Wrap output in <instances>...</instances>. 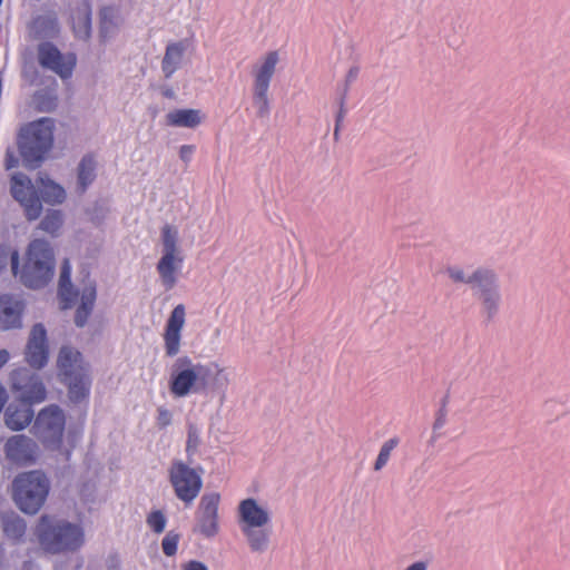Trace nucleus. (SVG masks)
<instances>
[{"mask_svg": "<svg viewBox=\"0 0 570 570\" xmlns=\"http://www.w3.org/2000/svg\"><path fill=\"white\" fill-rule=\"evenodd\" d=\"M60 382L67 387L68 399L78 404L88 402L92 385L90 364L77 348L63 345L57 357Z\"/></svg>", "mask_w": 570, "mask_h": 570, "instance_id": "nucleus-1", "label": "nucleus"}, {"mask_svg": "<svg viewBox=\"0 0 570 570\" xmlns=\"http://www.w3.org/2000/svg\"><path fill=\"white\" fill-rule=\"evenodd\" d=\"M56 122L42 117L23 125L17 136V147L26 168L37 169L53 146Z\"/></svg>", "mask_w": 570, "mask_h": 570, "instance_id": "nucleus-2", "label": "nucleus"}, {"mask_svg": "<svg viewBox=\"0 0 570 570\" xmlns=\"http://www.w3.org/2000/svg\"><path fill=\"white\" fill-rule=\"evenodd\" d=\"M237 512L240 532L250 551L255 553L267 551L273 533L268 510L259 505L254 498H247L239 502Z\"/></svg>", "mask_w": 570, "mask_h": 570, "instance_id": "nucleus-3", "label": "nucleus"}, {"mask_svg": "<svg viewBox=\"0 0 570 570\" xmlns=\"http://www.w3.org/2000/svg\"><path fill=\"white\" fill-rule=\"evenodd\" d=\"M36 534L41 547L50 553L76 551L83 543L80 525L50 515L40 518Z\"/></svg>", "mask_w": 570, "mask_h": 570, "instance_id": "nucleus-4", "label": "nucleus"}, {"mask_svg": "<svg viewBox=\"0 0 570 570\" xmlns=\"http://www.w3.org/2000/svg\"><path fill=\"white\" fill-rule=\"evenodd\" d=\"M21 283L32 289L45 287L55 274V255L45 239H35L29 244L27 261L20 273Z\"/></svg>", "mask_w": 570, "mask_h": 570, "instance_id": "nucleus-5", "label": "nucleus"}, {"mask_svg": "<svg viewBox=\"0 0 570 570\" xmlns=\"http://www.w3.org/2000/svg\"><path fill=\"white\" fill-rule=\"evenodd\" d=\"M210 376L212 368L209 365L195 363L188 356H180L171 366L170 392L177 397H185L190 393L205 392Z\"/></svg>", "mask_w": 570, "mask_h": 570, "instance_id": "nucleus-6", "label": "nucleus"}, {"mask_svg": "<svg viewBox=\"0 0 570 570\" xmlns=\"http://www.w3.org/2000/svg\"><path fill=\"white\" fill-rule=\"evenodd\" d=\"M12 488L19 509L27 514H36L46 502L50 483L45 473L30 471L16 476Z\"/></svg>", "mask_w": 570, "mask_h": 570, "instance_id": "nucleus-7", "label": "nucleus"}, {"mask_svg": "<svg viewBox=\"0 0 570 570\" xmlns=\"http://www.w3.org/2000/svg\"><path fill=\"white\" fill-rule=\"evenodd\" d=\"M65 425V412L59 405L50 404L38 413L32 432L47 449L57 450L62 443Z\"/></svg>", "mask_w": 570, "mask_h": 570, "instance_id": "nucleus-8", "label": "nucleus"}, {"mask_svg": "<svg viewBox=\"0 0 570 570\" xmlns=\"http://www.w3.org/2000/svg\"><path fill=\"white\" fill-rule=\"evenodd\" d=\"M189 463L174 460L168 469V479L174 492L186 504H190L198 497L203 487V470L190 468Z\"/></svg>", "mask_w": 570, "mask_h": 570, "instance_id": "nucleus-9", "label": "nucleus"}, {"mask_svg": "<svg viewBox=\"0 0 570 570\" xmlns=\"http://www.w3.org/2000/svg\"><path fill=\"white\" fill-rule=\"evenodd\" d=\"M10 194L23 208L27 220L38 219L42 213L41 198L30 177L23 173H13L10 177Z\"/></svg>", "mask_w": 570, "mask_h": 570, "instance_id": "nucleus-10", "label": "nucleus"}, {"mask_svg": "<svg viewBox=\"0 0 570 570\" xmlns=\"http://www.w3.org/2000/svg\"><path fill=\"white\" fill-rule=\"evenodd\" d=\"M12 391L17 394L14 401L32 406L45 401L47 391L39 375L28 368H18L11 373Z\"/></svg>", "mask_w": 570, "mask_h": 570, "instance_id": "nucleus-11", "label": "nucleus"}, {"mask_svg": "<svg viewBox=\"0 0 570 570\" xmlns=\"http://www.w3.org/2000/svg\"><path fill=\"white\" fill-rule=\"evenodd\" d=\"M38 61L40 66L57 73L61 79L71 77L76 67L73 53L62 55L61 51L49 41L38 45Z\"/></svg>", "mask_w": 570, "mask_h": 570, "instance_id": "nucleus-12", "label": "nucleus"}, {"mask_svg": "<svg viewBox=\"0 0 570 570\" xmlns=\"http://www.w3.org/2000/svg\"><path fill=\"white\" fill-rule=\"evenodd\" d=\"M219 502H220V495L217 492L205 493L200 498L196 518H197L198 531L205 538H213L219 531V523H218Z\"/></svg>", "mask_w": 570, "mask_h": 570, "instance_id": "nucleus-13", "label": "nucleus"}, {"mask_svg": "<svg viewBox=\"0 0 570 570\" xmlns=\"http://www.w3.org/2000/svg\"><path fill=\"white\" fill-rule=\"evenodd\" d=\"M4 453L7 460L11 463L27 465L36 461L38 445L31 438L24 434H16L7 440Z\"/></svg>", "mask_w": 570, "mask_h": 570, "instance_id": "nucleus-14", "label": "nucleus"}, {"mask_svg": "<svg viewBox=\"0 0 570 570\" xmlns=\"http://www.w3.org/2000/svg\"><path fill=\"white\" fill-rule=\"evenodd\" d=\"M49 348L47 331L41 323L32 326L26 347V361L33 368H42L48 363Z\"/></svg>", "mask_w": 570, "mask_h": 570, "instance_id": "nucleus-15", "label": "nucleus"}, {"mask_svg": "<svg viewBox=\"0 0 570 570\" xmlns=\"http://www.w3.org/2000/svg\"><path fill=\"white\" fill-rule=\"evenodd\" d=\"M185 316V306L178 304L174 307L167 320L164 333L165 352L167 356L173 357L179 353Z\"/></svg>", "mask_w": 570, "mask_h": 570, "instance_id": "nucleus-16", "label": "nucleus"}, {"mask_svg": "<svg viewBox=\"0 0 570 570\" xmlns=\"http://www.w3.org/2000/svg\"><path fill=\"white\" fill-rule=\"evenodd\" d=\"M470 286L475 297L501 291L499 275L488 267H478L470 274Z\"/></svg>", "mask_w": 570, "mask_h": 570, "instance_id": "nucleus-17", "label": "nucleus"}, {"mask_svg": "<svg viewBox=\"0 0 570 570\" xmlns=\"http://www.w3.org/2000/svg\"><path fill=\"white\" fill-rule=\"evenodd\" d=\"M23 304L12 295L0 296V328L10 330L21 326Z\"/></svg>", "mask_w": 570, "mask_h": 570, "instance_id": "nucleus-18", "label": "nucleus"}, {"mask_svg": "<svg viewBox=\"0 0 570 570\" xmlns=\"http://www.w3.org/2000/svg\"><path fill=\"white\" fill-rule=\"evenodd\" d=\"M35 416L32 406L28 403L13 401L4 413L6 425L12 431H20L28 426Z\"/></svg>", "mask_w": 570, "mask_h": 570, "instance_id": "nucleus-19", "label": "nucleus"}, {"mask_svg": "<svg viewBox=\"0 0 570 570\" xmlns=\"http://www.w3.org/2000/svg\"><path fill=\"white\" fill-rule=\"evenodd\" d=\"M184 259L180 255L163 254L158 261L156 269L160 277L163 286L169 291L177 283V274L183 267Z\"/></svg>", "mask_w": 570, "mask_h": 570, "instance_id": "nucleus-20", "label": "nucleus"}, {"mask_svg": "<svg viewBox=\"0 0 570 570\" xmlns=\"http://www.w3.org/2000/svg\"><path fill=\"white\" fill-rule=\"evenodd\" d=\"M186 49L187 43L183 40L167 45L165 55L161 60V71L166 79H170L173 75L181 67Z\"/></svg>", "mask_w": 570, "mask_h": 570, "instance_id": "nucleus-21", "label": "nucleus"}, {"mask_svg": "<svg viewBox=\"0 0 570 570\" xmlns=\"http://www.w3.org/2000/svg\"><path fill=\"white\" fill-rule=\"evenodd\" d=\"M97 298L95 282H89L81 292L80 304L75 313V324L77 327H83L91 315Z\"/></svg>", "mask_w": 570, "mask_h": 570, "instance_id": "nucleus-22", "label": "nucleus"}, {"mask_svg": "<svg viewBox=\"0 0 570 570\" xmlns=\"http://www.w3.org/2000/svg\"><path fill=\"white\" fill-rule=\"evenodd\" d=\"M97 163L92 155H85L77 167V191L85 194L97 177Z\"/></svg>", "mask_w": 570, "mask_h": 570, "instance_id": "nucleus-23", "label": "nucleus"}, {"mask_svg": "<svg viewBox=\"0 0 570 570\" xmlns=\"http://www.w3.org/2000/svg\"><path fill=\"white\" fill-rule=\"evenodd\" d=\"M31 31L38 39H51L59 33V22L55 13L38 16L31 23Z\"/></svg>", "mask_w": 570, "mask_h": 570, "instance_id": "nucleus-24", "label": "nucleus"}, {"mask_svg": "<svg viewBox=\"0 0 570 570\" xmlns=\"http://www.w3.org/2000/svg\"><path fill=\"white\" fill-rule=\"evenodd\" d=\"M202 122L196 109H175L166 115V124L171 127L196 128Z\"/></svg>", "mask_w": 570, "mask_h": 570, "instance_id": "nucleus-25", "label": "nucleus"}, {"mask_svg": "<svg viewBox=\"0 0 570 570\" xmlns=\"http://www.w3.org/2000/svg\"><path fill=\"white\" fill-rule=\"evenodd\" d=\"M278 52L269 51L262 65L254 71V86L269 88L278 62Z\"/></svg>", "mask_w": 570, "mask_h": 570, "instance_id": "nucleus-26", "label": "nucleus"}, {"mask_svg": "<svg viewBox=\"0 0 570 570\" xmlns=\"http://www.w3.org/2000/svg\"><path fill=\"white\" fill-rule=\"evenodd\" d=\"M480 302V313L487 323L493 322L499 313L502 305V293L501 291L494 293H488L476 297Z\"/></svg>", "mask_w": 570, "mask_h": 570, "instance_id": "nucleus-27", "label": "nucleus"}, {"mask_svg": "<svg viewBox=\"0 0 570 570\" xmlns=\"http://www.w3.org/2000/svg\"><path fill=\"white\" fill-rule=\"evenodd\" d=\"M2 528L9 539L20 541L26 533L27 525L22 518L12 513L2 518Z\"/></svg>", "mask_w": 570, "mask_h": 570, "instance_id": "nucleus-28", "label": "nucleus"}, {"mask_svg": "<svg viewBox=\"0 0 570 570\" xmlns=\"http://www.w3.org/2000/svg\"><path fill=\"white\" fill-rule=\"evenodd\" d=\"M41 198L50 205L62 204L66 199V190L53 180H42Z\"/></svg>", "mask_w": 570, "mask_h": 570, "instance_id": "nucleus-29", "label": "nucleus"}, {"mask_svg": "<svg viewBox=\"0 0 570 570\" xmlns=\"http://www.w3.org/2000/svg\"><path fill=\"white\" fill-rule=\"evenodd\" d=\"M268 89L269 88L264 87H253V105L256 108V115L259 118H266L271 112Z\"/></svg>", "mask_w": 570, "mask_h": 570, "instance_id": "nucleus-30", "label": "nucleus"}, {"mask_svg": "<svg viewBox=\"0 0 570 570\" xmlns=\"http://www.w3.org/2000/svg\"><path fill=\"white\" fill-rule=\"evenodd\" d=\"M63 224V216L61 210L59 209H50L47 212L42 220L40 222V228L52 235L56 236L58 232L60 230L61 226Z\"/></svg>", "mask_w": 570, "mask_h": 570, "instance_id": "nucleus-31", "label": "nucleus"}, {"mask_svg": "<svg viewBox=\"0 0 570 570\" xmlns=\"http://www.w3.org/2000/svg\"><path fill=\"white\" fill-rule=\"evenodd\" d=\"M163 254L179 255L178 250V232L170 225L161 228Z\"/></svg>", "mask_w": 570, "mask_h": 570, "instance_id": "nucleus-32", "label": "nucleus"}, {"mask_svg": "<svg viewBox=\"0 0 570 570\" xmlns=\"http://www.w3.org/2000/svg\"><path fill=\"white\" fill-rule=\"evenodd\" d=\"M200 443V429L196 424L189 423L187 428V440L185 448L188 462L194 461V456L197 453Z\"/></svg>", "mask_w": 570, "mask_h": 570, "instance_id": "nucleus-33", "label": "nucleus"}, {"mask_svg": "<svg viewBox=\"0 0 570 570\" xmlns=\"http://www.w3.org/2000/svg\"><path fill=\"white\" fill-rule=\"evenodd\" d=\"M73 32L77 38L87 40L91 35V17L89 11H82L73 20Z\"/></svg>", "mask_w": 570, "mask_h": 570, "instance_id": "nucleus-34", "label": "nucleus"}, {"mask_svg": "<svg viewBox=\"0 0 570 570\" xmlns=\"http://www.w3.org/2000/svg\"><path fill=\"white\" fill-rule=\"evenodd\" d=\"M9 259L12 273L17 276L19 269V252L16 249L10 250L8 246L0 245V273L6 269Z\"/></svg>", "mask_w": 570, "mask_h": 570, "instance_id": "nucleus-35", "label": "nucleus"}, {"mask_svg": "<svg viewBox=\"0 0 570 570\" xmlns=\"http://www.w3.org/2000/svg\"><path fill=\"white\" fill-rule=\"evenodd\" d=\"M397 445H399V439L397 438L389 439L387 441H385L382 444V446L380 449V452H379V455H377V458L375 460V463H374V470L375 471H380V470H382L386 465V463L390 460L392 451Z\"/></svg>", "mask_w": 570, "mask_h": 570, "instance_id": "nucleus-36", "label": "nucleus"}, {"mask_svg": "<svg viewBox=\"0 0 570 570\" xmlns=\"http://www.w3.org/2000/svg\"><path fill=\"white\" fill-rule=\"evenodd\" d=\"M58 295L61 301V308L68 309L73 306V304L76 303V301L78 298L79 293L77 289L73 288L72 284L67 285V286L59 285L58 286Z\"/></svg>", "mask_w": 570, "mask_h": 570, "instance_id": "nucleus-37", "label": "nucleus"}, {"mask_svg": "<svg viewBox=\"0 0 570 570\" xmlns=\"http://www.w3.org/2000/svg\"><path fill=\"white\" fill-rule=\"evenodd\" d=\"M180 534L175 531H168L161 540V549L165 556L173 557L177 553Z\"/></svg>", "mask_w": 570, "mask_h": 570, "instance_id": "nucleus-38", "label": "nucleus"}, {"mask_svg": "<svg viewBox=\"0 0 570 570\" xmlns=\"http://www.w3.org/2000/svg\"><path fill=\"white\" fill-rule=\"evenodd\" d=\"M146 522L154 532L161 533L166 528L167 520L160 510H155L148 514Z\"/></svg>", "mask_w": 570, "mask_h": 570, "instance_id": "nucleus-39", "label": "nucleus"}, {"mask_svg": "<svg viewBox=\"0 0 570 570\" xmlns=\"http://www.w3.org/2000/svg\"><path fill=\"white\" fill-rule=\"evenodd\" d=\"M446 404H448V397L445 396V397H443V400L441 402L440 409L435 413V420L433 423L434 432L440 431L446 424V421H448Z\"/></svg>", "mask_w": 570, "mask_h": 570, "instance_id": "nucleus-40", "label": "nucleus"}, {"mask_svg": "<svg viewBox=\"0 0 570 570\" xmlns=\"http://www.w3.org/2000/svg\"><path fill=\"white\" fill-rule=\"evenodd\" d=\"M446 273L454 283L470 285V274H465L461 267L450 266L446 268Z\"/></svg>", "mask_w": 570, "mask_h": 570, "instance_id": "nucleus-41", "label": "nucleus"}, {"mask_svg": "<svg viewBox=\"0 0 570 570\" xmlns=\"http://www.w3.org/2000/svg\"><path fill=\"white\" fill-rule=\"evenodd\" d=\"M36 102L38 104V107L42 111H50L56 107V98L47 95V94H39L35 97Z\"/></svg>", "mask_w": 570, "mask_h": 570, "instance_id": "nucleus-42", "label": "nucleus"}, {"mask_svg": "<svg viewBox=\"0 0 570 570\" xmlns=\"http://www.w3.org/2000/svg\"><path fill=\"white\" fill-rule=\"evenodd\" d=\"M171 419H173V415L168 409L163 407V406L158 407L156 421H157V425L160 429H165L168 425H170Z\"/></svg>", "mask_w": 570, "mask_h": 570, "instance_id": "nucleus-43", "label": "nucleus"}, {"mask_svg": "<svg viewBox=\"0 0 570 570\" xmlns=\"http://www.w3.org/2000/svg\"><path fill=\"white\" fill-rule=\"evenodd\" d=\"M71 283V266L68 259H65L61 268H60V276H59V285L67 286Z\"/></svg>", "mask_w": 570, "mask_h": 570, "instance_id": "nucleus-44", "label": "nucleus"}, {"mask_svg": "<svg viewBox=\"0 0 570 570\" xmlns=\"http://www.w3.org/2000/svg\"><path fill=\"white\" fill-rule=\"evenodd\" d=\"M346 98H347V88H344L343 90H341L340 110L336 115V119H335L336 122H342L346 115V108H345Z\"/></svg>", "mask_w": 570, "mask_h": 570, "instance_id": "nucleus-45", "label": "nucleus"}, {"mask_svg": "<svg viewBox=\"0 0 570 570\" xmlns=\"http://www.w3.org/2000/svg\"><path fill=\"white\" fill-rule=\"evenodd\" d=\"M195 146L194 145H183L180 148H179V157L180 159L185 163V164H188L191 158H193V155L195 153Z\"/></svg>", "mask_w": 570, "mask_h": 570, "instance_id": "nucleus-46", "label": "nucleus"}, {"mask_svg": "<svg viewBox=\"0 0 570 570\" xmlns=\"http://www.w3.org/2000/svg\"><path fill=\"white\" fill-rule=\"evenodd\" d=\"M358 73H360V68L357 66L351 67L346 73L345 83H344V87L342 88V90L344 88H347V90H348L350 86L357 79Z\"/></svg>", "mask_w": 570, "mask_h": 570, "instance_id": "nucleus-47", "label": "nucleus"}, {"mask_svg": "<svg viewBox=\"0 0 570 570\" xmlns=\"http://www.w3.org/2000/svg\"><path fill=\"white\" fill-rule=\"evenodd\" d=\"M181 570H208V567L197 560H190L181 566Z\"/></svg>", "mask_w": 570, "mask_h": 570, "instance_id": "nucleus-48", "label": "nucleus"}, {"mask_svg": "<svg viewBox=\"0 0 570 570\" xmlns=\"http://www.w3.org/2000/svg\"><path fill=\"white\" fill-rule=\"evenodd\" d=\"M112 28V23L110 21L108 22L104 17L100 26V36L104 40H106L109 37Z\"/></svg>", "mask_w": 570, "mask_h": 570, "instance_id": "nucleus-49", "label": "nucleus"}, {"mask_svg": "<svg viewBox=\"0 0 570 570\" xmlns=\"http://www.w3.org/2000/svg\"><path fill=\"white\" fill-rule=\"evenodd\" d=\"M18 163H19V160H18V158H17V157H14V156H13L12 154H10V153H7V157H6V169H8V170H9V169H12V168L17 167V166H18Z\"/></svg>", "mask_w": 570, "mask_h": 570, "instance_id": "nucleus-50", "label": "nucleus"}, {"mask_svg": "<svg viewBox=\"0 0 570 570\" xmlns=\"http://www.w3.org/2000/svg\"><path fill=\"white\" fill-rule=\"evenodd\" d=\"M404 570H428L426 561H416L406 567Z\"/></svg>", "mask_w": 570, "mask_h": 570, "instance_id": "nucleus-51", "label": "nucleus"}, {"mask_svg": "<svg viewBox=\"0 0 570 570\" xmlns=\"http://www.w3.org/2000/svg\"><path fill=\"white\" fill-rule=\"evenodd\" d=\"M9 352L7 350H0V368L9 361Z\"/></svg>", "mask_w": 570, "mask_h": 570, "instance_id": "nucleus-52", "label": "nucleus"}, {"mask_svg": "<svg viewBox=\"0 0 570 570\" xmlns=\"http://www.w3.org/2000/svg\"><path fill=\"white\" fill-rule=\"evenodd\" d=\"M217 375H218V379H217V380H218V381H222V382H223V384H224V385H226V384H227V382H228V377H227V375H226V374H224V371H223L222 368H219V370L217 371Z\"/></svg>", "mask_w": 570, "mask_h": 570, "instance_id": "nucleus-53", "label": "nucleus"}, {"mask_svg": "<svg viewBox=\"0 0 570 570\" xmlns=\"http://www.w3.org/2000/svg\"><path fill=\"white\" fill-rule=\"evenodd\" d=\"M163 95L166 98H174V96H175L174 90L171 88L164 89Z\"/></svg>", "mask_w": 570, "mask_h": 570, "instance_id": "nucleus-54", "label": "nucleus"}, {"mask_svg": "<svg viewBox=\"0 0 570 570\" xmlns=\"http://www.w3.org/2000/svg\"><path fill=\"white\" fill-rule=\"evenodd\" d=\"M439 438H440L439 431H438V432H434V431H433L432 436H431V439H430L429 443H430L431 445H433V444L435 443V441H436Z\"/></svg>", "mask_w": 570, "mask_h": 570, "instance_id": "nucleus-55", "label": "nucleus"}, {"mask_svg": "<svg viewBox=\"0 0 570 570\" xmlns=\"http://www.w3.org/2000/svg\"><path fill=\"white\" fill-rule=\"evenodd\" d=\"M340 137V129L338 128H334V139L337 140Z\"/></svg>", "mask_w": 570, "mask_h": 570, "instance_id": "nucleus-56", "label": "nucleus"}, {"mask_svg": "<svg viewBox=\"0 0 570 570\" xmlns=\"http://www.w3.org/2000/svg\"><path fill=\"white\" fill-rule=\"evenodd\" d=\"M341 124H342V122H336V121H335V128H338V129H340V128H341Z\"/></svg>", "mask_w": 570, "mask_h": 570, "instance_id": "nucleus-57", "label": "nucleus"}]
</instances>
